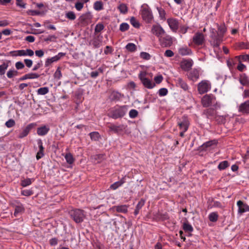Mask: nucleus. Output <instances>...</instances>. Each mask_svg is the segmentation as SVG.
<instances>
[{
	"mask_svg": "<svg viewBox=\"0 0 249 249\" xmlns=\"http://www.w3.org/2000/svg\"><path fill=\"white\" fill-rule=\"evenodd\" d=\"M129 106L127 105H117L110 109L108 116L114 119L123 117L128 111Z\"/></svg>",
	"mask_w": 249,
	"mask_h": 249,
	"instance_id": "obj_1",
	"label": "nucleus"
},
{
	"mask_svg": "<svg viewBox=\"0 0 249 249\" xmlns=\"http://www.w3.org/2000/svg\"><path fill=\"white\" fill-rule=\"evenodd\" d=\"M71 217L76 223H80L86 217V213L81 209H73L69 212Z\"/></svg>",
	"mask_w": 249,
	"mask_h": 249,
	"instance_id": "obj_2",
	"label": "nucleus"
},
{
	"mask_svg": "<svg viewBox=\"0 0 249 249\" xmlns=\"http://www.w3.org/2000/svg\"><path fill=\"white\" fill-rule=\"evenodd\" d=\"M141 13L143 20L147 23L151 22L153 16L151 9L147 4H144L142 5Z\"/></svg>",
	"mask_w": 249,
	"mask_h": 249,
	"instance_id": "obj_3",
	"label": "nucleus"
},
{
	"mask_svg": "<svg viewBox=\"0 0 249 249\" xmlns=\"http://www.w3.org/2000/svg\"><path fill=\"white\" fill-rule=\"evenodd\" d=\"M159 44L163 48L170 47L173 42V38L166 33L159 39Z\"/></svg>",
	"mask_w": 249,
	"mask_h": 249,
	"instance_id": "obj_4",
	"label": "nucleus"
},
{
	"mask_svg": "<svg viewBox=\"0 0 249 249\" xmlns=\"http://www.w3.org/2000/svg\"><path fill=\"white\" fill-rule=\"evenodd\" d=\"M146 75V72L141 71L139 74V77L145 87L148 89L153 88L155 86V83H153L150 80L147 78Z\"/></svg>",
	"mask_w": 249,
	"mask_h": 249,
	"instance_id": "obj_5",
	"label": "nucleus"
},
{
	"mask_svg": "<svg viewBox=\"0 0 249 249\" xmlns=\"http://www.w3.org/2000/svg\"><path fill=\"white\" fill-rule=\"evenodd\" d=\"M177 124L179 130L187 131L190 125V122L188 117L184 115L181 118H178Z\"/></svg>",
	"mask_w": 249,
	"mask_h": 249,
	"instance_id": "obj_6",
	"label": "nucleus"
},
{
	"mask_svg": "<svg viewBox=\"0 0 249 249\" xmlns=\"http://www.w3.org/2000/svg\"><path fill=\"white\" fill-rule=\"evenodd\" d=\"M211 85L208 80H203L198 84L197 89L200 94H204L210 90Z\"/></svg>",
	"mask_w": 249,
	"mask_h": 249,
	"instance_id": "obj_7",
	"label": "nucleus"
},
{
	"mask_svg": "<svg viewBox=\"0 0 249 249\" xmlns=\"http://www.w3.org/2000/svg\"><path fill=\"white\" fill-rule=\"evenodd\" d=\"M151 33L158 38V40L166 33L163 28L159 24L152 25Z\"/></svg>",
	"mask_w": 249,
	"mask_h": 249,
	"instance_id": "obj_8",
	"label": "nucleus"
},
{
	"mask_svg": "<svg viewBox=\"0 0 249 249\" xmlns=\"http://www.w3.org/2000/svg\"><path fill=\"white\" fill-rule=\"evenodd\" d=\"M66 54V53H65L60 52L53 57H49V58H47L45 62V67H49L53 63L56 62L58 61V60H59L62 57L65 56Z\"/></svg>",
	"mask_w": 249,
	"mask_h": 249,
	"instance_id": "obj_9",
	"label": "nucleus"
},
{
	"mask_svg": "<svg viewBox=\"0 0 249 249\" xmlns=\"http://www.w3.org/2000/svg\"><path fill=\"white\" fill-rule=\"evenodd\" d=\"M205 41L203 34L200 32H196L192 38L193 43L197 46L202 45Z\"/></svg>",
	"mask_w": 249,
	"mask_h": 249,
	"instance_id": "obj_10",
	"label": "nucleus"
},
{
	"mask_svg": "<svg viewBox=\"0 0 249 249\" xmlns=\"http://www.w3.org/2000/svg\"><path fill=\"white\" fill-rule=\"evenodd\" d=\"M210 37L212 39L211 42L212 45H213L214 48H218L220 43L223 41V37L222 36L218 33L216 34L213 32Z\"/></svg>",
	"mask_w": 249,
	"mask_h": 249,
	"instance_id": "obj_11",
	"label": "nucleus"
},
{
	"mask_svg": "<svg viewBox=\"0 0 249 249\" xmlns=\"http://www.w3.org/2000/svg\"><path fill=\"white\" fill-rule=\"evenodd\" d=\"M215 100V97L212 94L204 95L201 100V102L204 107L210 106Z\"/></svg>",
	"mask_w": 249,
	"mask_h": 249,
	"instance_id": "obj_12",
	"label": "nucleus"
},
{
	"mask_svg": "<svg viewBox=\"0 0 249 249\" xmlns=\"http://www.w3.org/2000/svg\"><path fill=\"white\" fill-rule=\"evenodd\" d=\"M15 208L14 215L15 217H18L21 215L24 211V208L23 205L18 201H16L13 203Z\"/></svg>",
	"mask_w": 249,
	"mask_h": 249,
	"instance_id": "obj_13",
	"label": "nucleus"
},
{
	"mask_svg": "<svg viewBox=\"0 0 249 249\" xmlns=\"http://www.w3.org/2000/svg\"><path fill=\"white\" fill-rule=\"evenodd\" d=\"M238 112L244 115L249 114V100L241 103L238 107Z\"/></svg>",
	"mask_w": 249,
	"mask_h": 249,
	"instance_id": "obj_14",
	"label": "nucleus"
},
{
	"mask_svg": "<svg viewBox=\"0 0 249 249\" xmlns=\"http://www.w3.org/2000/svg\"><path fill=\"white\" fill-rule=\"evenodd\" d=\"M167 22L170 29L173 32H176L179 27V23L178 20L176 18H170L167 19Z\"/></svg>",
	"mask_w": 249,
	"mask_h": 249,
	"instance_id": "obj_15",
	"label": "nucleus"
},
{
	"mask_svg": "<svg viewBox=\"0 0 249 249\" xmlns=\"http://www.w3.org/2000/svg\"><path fill=\"white\" fill-rule=\"evenodd\" d=\"M34 126L35 124L34 123L28 124L25 128H23L22 130L19 133L18 135V138L22 139L27 136Z\"/></svg>",
	"mask_w": 249,
	"mask_h": 249,
	"instance_id": "obj_16",
	"label": "nucleus"
},
{
	"mask_svg": "<svg viewBox=\"0 0 249 249\" xmlns=\"http://www.w3.org/2000/svg\"><path fill=\"white\" fill-rule=\"evenodd\" d=\"M237 206H238V213H243L246 212H249V206L246 203H244L241 200H239L237 201Z\"/></svg>",
	"mask_w": 249,
	"mask_h": 249,
	"instance_id": "obj_17",
	"label": "nucleus"
},
{
	"mask_svg": "<svg viewBox=\"0 0 249 249\" xmlns=\"http://www.w3.org/2000/svg\"><path fill=\"white\" fill-rule=\"evenodd\" d=\"M199 70L194 69L188 73V78L193 81H196L199 77Z\"/></svg>",
	"mask_w": 249,
	"mask_h": 249,
	"instance_id": "obj_18",
	"label": "nucleus"
},
{
	"mask_svg": "<svg viewBox=\"0 0 249 249\" xmlns=\"http://www.w3.org/2000/svg\"><path fill=\"white\" fill-rule=\"evenodd\" d=\"M193 65V61L192 59H187L182 61L181 63V67L185 71H189Z\"/></svg>",
	"mask_w": 249,
	"mask_h": 249,
	"instance_id": "obj_19",
	"label": "nucleus"
},
{
	"mask_svg": "<svg viewBox=\"0 0 249 249\" xmlns=\"http://www.w3.org/2000/svg\"><path fill=\"white\" fill-rule=\"evenodd\" d=\"M37 143L38 146L39 150L37 152L36 158L37 160H38L41 158H42L44 155V147L43 146V142L40 139L37 140Z\"/></svg>",
	"mask_w": 249,
	"mask_h": 249,
	"instance_id": "obj_20",
	"label": "nucleus"
},
{
	"mask_svg": "<svg viewBox=\"0 0 249 249\" xmlns=\"http://www.w3.org/2000/svg\"><path fill=\"white\" fill-rule=\"evenodd\" d=\"M108 128L110 131L114 133H119L124 129V126L123 124L116 125L114 124H110L108 126Z\"/></svg>",
	"mask_w": 249,
	"mask_h": 249,
	"instance_id": "obj_21",
	"label": "nucleus"
},
{
	"mask_svg": "<svg viewBox=\"0 0 249 249\" xmlns=\"http://www.w3.org/2000/svg\"><path fill=\"white\" fill-rule=\"evenodd\" d=\"M178 53L182 56L190 55L192 54V51L187 47H182L178 49Z\"/></svg>",
	"mask_w": 249,
	"mask_h": 249,
	"instance_id": "obj_22",
	"label": "nucleus"
},
{
	"mask_svg": "<svg viewBox=\"0 0 249 249\" xmlns=\"http://www.w3.org/2000/svg\"><path fill=\"white\" fill-rule=\"evenodd\" d=\"M50 130V128L49 126L46 125H44L41 126L40 127L37 128V134L39 136H44L46 135L49 131Z\"/></svg>",
	"mask_w": 249,
	"mask_h": 249,
	"instance_id": "obj_23",
	"label": "nucleus"
},
{
	"mask_svg": "<svg viewBox=\"0 0 249 249\" xmlns=\"http://www.w3.org/2000/svg\"><path fill=\"white\" fill-rule=\"evenodd\" d=\"M92 18V16L91 13L89 12L86 13L82 15L80 18L79 19L82 22H87L91 20Z\"/></svg>",
	"mask_w": 249,
	"mask_h": 249,
	"instance_id": "obj_24",
	"label": "nucleus"
},
{
	"mask_svg": "<svg viewBox=\"0 0 249 249\" xmlns=\"http://www.w3.org/2000/svg\"><path fill=\"white\" fill-rule=\"evenodd\" d=\"M128 205H120L115 206L114 209L116 212L122 213H126L128 211Z\"/></svg>",
	"mask_w": 249,
	"mask_h": 249,
	"instance_id": "obj_25",
	"label": "nucleus"
},
{
	"mask_svg": "<svg viewBox=\"0 0 249 249\" xmlns=\"http://www.w3.org/2000/svg\"><path fill=\"white\" fill-rule=\"evenodd\" d=\"M117 9L120 11V13L125 15L128 12V7L126 4L124 3H120L117 6Z\"/></svg>",
	"mask_w": 249,
	"mask_h": 249,
	"instance_id": "obj_26",
	"label": "nucleus"
},
{
	"mask_svg": "<svg viewBox=\"0 0 249 249\" xmlns=\"http://www.w3.org/2000/svg\"><path fill=\"white\" fill-rule=\"evenodd\" d=\"M35 180L34 178H27L22 179L20 182V185L23 187H26L30 185Z\"/></svg>",
	"mask_w": 249,
	"mask_h": 249,
	"instance_id": "obj_27",
	"label": "nucleus"
},
{
	"mask_svg": "<svg viewBox=\"0 0 249 249\" xmlns=\"http://www.w3.org/2000/svg\"><path fill=\"white\" fill-rule=\"evenodd\" d=\"M125 182V179L124 178H122L121 180L119 181H116L111 185L110 186V188L112 190H116L118 188H119L120 186H122L124 183Z\"/></svg>",
	"mask_w": 249,
	"mask_h": 249,
	"instance_id": "obj_28",
	"label": "nucleus"
},
{
	"mask_svg": "<svg viewBox=\"0 0 249 249\" xmlns=\"http://www.w3.org/2000/svg\"><path fill=\"white\" fill-rule=\"evenodd\" d=\"M144 203H145V200L143 199H141L136 206V208H135V211L134 212L135 215H137L139 214L140 210H141L142 209V208L144 205Z\"/></svg>",
	"mask_w": 249,
	"mask_h": 249,
	"instance_id": "obj_29",
	"label": "nucleus"
},
{
	"mask_svg": "<svg viewBox=\"0 0 249 249\" xmlns=\"http://www.w3.org/2000/svg\"><path fill=\"white\" fill-rule=\"evenodd\" d=\"M34 54V52L31 49L21 50V56H32Z\"/></svg>",
	"mask_w": 249,
	"mask_h": 249,
	"instance_id": "obj_30",
	"label": "nucleus"
},
{
	"mask_svg": "<svg viewBox=\"0 0 249 249\" xmlns=\"http://www.w3.org/2000/svg\"><path fill=\"white\" fill-rule=\"evenodd\" d=\"M123 97L122 95L117 92V91H113L110 95V98L112 100L118 101L120 100Z\"/></svg>",
	"mask_w": 249,
	"mask_h": 249,
	"instance_id": "obj_31",
	"label": "nucleus"
},
{
	"mask_svg": "<svg viewBox=\"0 0 249 249\" xmlns=\"http://www.w3.org/2000/svg\"><path fill=\"white\" fill-rule=\"evenodd\" d=\"M125 48L129 52L133 53L136 51L137 46L133 43H128L125 47Z\"/></svg>",
	"mask_w": 249,
	"mask_h": 249,
	"instance_id": "obj_32",
	"label": "nucleus"
},
{
	"mask_svg": "<svg viewBox=\"0 0 249 249\" xmlns=\"http://www.w3.org/2000/svg\"><path fill=\"white\" fill-rule=\"evenodd\" d=\"M177 84L178 86L180 87L184 90L188 89V86L185 82H184L181 78H178L177 79Z\"/></svg>",
	"mask_w": 249,
	"mask_h": 249,
	"instance_id": "obj_33",
	"label": "nucleus"
},
{
	"mask_svg": "<svg viewBox=\"0 0 249 249\" xmlns=\"http://www.w3.org/2000/svg\"><path fill=\"white\" fill-rule=\"evenodd\" d=\"M217 143V141L215 140L208 141L203 144L201 146L202 148L204 149L205 148L210 147L213 145H216Z\"/></svg>",
	"mask_w": 249,
	"mask_h": 249,
	"instance_id": "obj_34",
	"label": "nucleus"
},
{
	"mask_svg": "<svg viewBox=\"0 0 249 249\" xmlns=\"http://www.w3.org/2000/svg\"><path fill=\"white\" fill-rule=\"evenodd\" d=\"M94 9L97 11H101L103 9V3L101 1H96L93 4Z\"/></svg>",
	"mask_w": 249,
	"mask_h": 249,
	"instance_id": "obj_35",
	"label": "nucleus"
},
{
	"mask_svg": "<svg viewBox=\"0 0 249 249\" xmlns=\"http://www.w3.org/2000/svg\"><path fill=\"white\" fill-rule=\"evenodd\" d=\"M183 229L186 232H191L193 231V227L188 222L183 223Z\"/></svg>",
	"mask_w": 249,
	"mask_h": 249,
	"instance_id": "obj_36",
	"label": "nucleus"
},
{
	"mask_svg": "<svg viewBox=\"0 0 249 249\" xmlns=\"http://www.w3.org/2000/svg\"><path fill=\"white\" fill-rule=\"evenodd\" d=\"M230 165V164L229 162L227 160H224L223 161H221L219 163V164L218 165V169L219 170H223L225 169L226 168L229 167Z\"/></svg>",
	"mask_w": 249,
	"mask_h": 249,
	"instance_id": "obj_37",
	"label": "nucleus"
},
{
	"mask_svg": "<svg viewBox=\"0 0 249 249\" xmlns=\"http://www.w3.org/2000/svg\"><path fill=\"white\" fill-rule=\"evenodd\" d=\"M218 218V215L216 212H212L209 214V219L211 222H215L217 221Z\"/></svg>",
	"mask_w": 249,
	"mask_h": 249,
	"instance_id": "obj_38",
	"label": "nucleus"
},
{
	"mask_svg": "<svg viewBox=\"0 0 249 249\" xmlns=\"http://www.w3.org/2000/svg\"><path fill=\"white\" fill-rule=\"evenodd\" d=\"M49 91V89L48 87H42L38 89L37 90L38 95H44L47 94Z\"/></svg>",
	"mask_w": 249,
	"mask_h": 249,
	"instance_id": "obj_39",
	"label": "nucleus"
},
{
	"mask_svg": "<svg viewBox=\"0 0 249 249\" xmlns=\"http://www.w3.org/2000/svg\"><path fill=\"white\" fill-rule=\"evenodd\" d=\"M65 17L71 20H73L75 19L76 17L73 12L68 11L65 14Z\"/></svg>",
	"mask_w": 249,
	"mask_h": 249,
	"instance_id": "obj_40",
	"label": "nucleus"
},
{
	"mask_svg": "<svg viewBox=\"0 0 249 249\" xmlns=\"http://www.w3.org/2000/svg\"><path fill=\"white\" fill-rule=\"evenodd\" d=\"M65 159L67 163L70 164H72L74 161V159L71 153H67L65 156Z\"/></svg>",
	"mask_w": 249,
	"mask_h": 249,
	"instance_id": "obj_41",
	"label": "nucleus"
},
{
	"mask_svg": "<svg viewBox=\"0 0 249 249\" xmlns=\"http://www.w3.org/2000/svg\"><path fill=\"white\" fill-rule=\"evenodd\" d=\"M130 22L131 25L135 28H138L140 27V23L135 18L132 17L130 19Z\"/></svg>",
	"mask_w": 249,
	"mask_h": 249,
	"instance_id": "obj_42",
	"label": "nucleus"
},
{
	"mask_svg": "<svg viewBox=\"0 0 249 249\" xmlns=\"http://www.w3.org/2000/svg\"><path fill=\"white\" fill-rule=\"evenodd\" d=\"M227 29L225 25L219 26L218 27V34L221 35L223 37L224 34L226 32Z\"/></svg>",
	"mask_w": 249,
	"mask_h": 249,
	"instance_id": "obj_43",
	"label": "nucleus"
},
{
	"mask_svg": "<svg viewBox=\"0 0 249 249\" xmlns=\"http://www.w3.org/2000/svg\"><path fill=\"white\" fill-rule=\"evenodd\" d=\"M8 65L7 63H3L0 65V75H2L5 73L6 70L7 69Z\"/></svg>",
	"mask_w": 249,
	"mask_h": 249,
	"instance_id": "obj_44",
	"label": "nucleus"
},
{
	"mask_svg": "<svg viewBox=\"0 0 249 249\" xmlns=\"http://www.w3.org/2000/svg\"><path fill=\"white\" fill-rule=\"evenodd\" d=\"M18 72L15 70H9L7 72V76L9 78H12L18 75Z\"/></svg>",
	"mask_w": 249,
	"mask_h": 249,
	"instance_id": "obj_45",
	"label": "nucleus"
},
{
	"mask_svg": "<svg viewBox=\"0 0 249 249\" xmlns=\"http://www.w3.org/2000/svg\"><path fill=\"white\" fill-rule=\"evenodd\" d=\"M89 136L93 141H98L100 138V134L98 132H92L89 133Z\"/></svg>",
	"mask_w": 249,
	"mask_h": 249,
	"instance_id": "obj_46",
	"label": "nucleus"
},
{
	"mask_svg": "<svg viewBox=\"0 0 249 249\" xmlns=\"http://www.w3.org/2000/svg\"><path fill=\"white\" fill-rule=\"evenodd\" d=\"M157 9L158 11L160 19H163L165 18V10L161 7H157Z\"/></svg>",
	"mask_w": 249,
	"mask_h": 249,
	"instance_id": "obj_47",
	"label": "nucleus"
},
{
	"mask_svg": "<svg viewBox=\"0 0 249 249\" xmlns=\"http://www.w3.org/2000/svg\"><path fill=\"white\" fill-rule=\"evenodd\" d=\"M140 56L143 59L148 60L151 58L150 54L146 52H142L140 53Z\"/></svg>",
	"mask_w": 249,
	"mask_h": 249,
	"instance_id": "obj_48",
	"label": "nucleus"
},
{
	"mask_svg": "<svg viewBox=\"0 0 249 249\" xmlns=\"http://www.w3.org/2000/svg\"><path fill=\"white\" fill-rule=\"evenodd\" d=\"M129 25L125 22L122 23L120 25V30L122 32H124L129 29Z\"/></svg>",
	"mask_w": 249,
	"mask_h": 249,
	"instance_id": "obj_49",
	"label": "nucleus"
},
{
	"mask_svg": "<svg viewBox=\"0 0 249 249\" xmlns=\"http://www.w3.org/2000/svg\"><path fill=\"white\" fill-rule=\"evenodd\" d=\"M21 194L22 196H29L34 194L33 191L30 189H26L21 191Z\"/></svg>",
	"mask_w": 249,
	"mask_h": 249,
	"instance_id": "obj_50",
	"label": "nucleus"
},
{
	"mask_svg": "<svg viewBox=\"0 0 249 249\" xmlns=\"http://www.w3.org/2000/svg\"><path fill=\"white\" fill-rule=\"evenodd\" d=\"M158 94L160 96H164L168 93V89L166 88H161L158 91Z\"/></svg>",
	"mask_w": 249,
	"mask_h": 249,
	"instance_id": "obj_51",
	"label": "nucleus"
},
{
	"mask_svg": "<svg viewBox=\"0 0 249 249\" xmlns=\"http://www.w3.org/2000/svg\"><path fill=\"white\" fill-rule=\"evenodd\" d=\"M138 111L134 109H131L129 112V116L130 118H135L138 116Z\"/></svg>",
	"mask_w": 249,
	"mask_h": 249,
	"instance_id": "obj_52",
	"label": "nucleus"
},
{
	"mask_svg": "<svg viewBox=\"0 0 249 249\" xmlns=\"http://www.w3.org/2000/svg\"><path fill=\"white\" fill-rule=\"evenodd\" d=\"M15 121L12 119H9L7 122H6L5 125L8 128H11L14 126L15 125Z\"/></svg>",
	"mask_w": 249,
	"mask_h": 249,
	"instance_id": "obj_53",
	"label": "nucleus"
},
{
	"mask_svg": "<svg viewBox=\"0 0 249 249\" xmlns=\"http://www.w3.org/2000/svg\"><path fill=\"white\" fill-rule=\"evenodd\" d=\"M62 76L60 68L58 67L55 73H54V77L55 79H60Z\"/></svg>",
	"mask_w": 249,
	"mask_h": 249,
	"instance_id": "obj_54",
	"label": "nucleus"
},
{
	"mask_svg": "<svg viewBox=\"0 0 249 249\" xmlns=\"http://www.w3.org/2000/svg\"><path fill=\"white\" fill-rule=\"evenodd\" d=\"M92 43L95 48H98L101 46L102 41L98 39H95L93 40Z\"/></svg>",
	"mask_w": 249,
	"mask_h": 249,
	"instance_id": "obj_55",
	"label": "nucleus"
},
{
	"mask_svg": "<svg viewBox=\"0 0 249 249\" xmlns=\"http://www.w3.org/2000/svg\"><path fill=\"white\" fill-rule=\"evenodd\" d=\"M239 81L241 84L243 86L247 85L249 83L248 79L246 76H241Z\"/></svg>",
	"mask_w": 249,
	"mask_h": 249,
	"instance_id": "obj_56",
	"label": "nucleus"
},
{
	"mask_svg": "<svg viewBox=\"0 0 249 249\" xmlns=\"http://www.w3.org/2000/svg\"><path fill=\"white\" fill-rule=\"evenodd\" d=\"M104 28V26L102 23H98L95 28V32L99 33L102 31Z\"/></svg>",
	"mask_w": 249,
	"mask_h": 249,
	"instance_id": "obj_57",
	"label": "nucleus"
},
{
	"mask_svg": "<svg viewBox=\"0 0 249 249\" xmlns=\"http://www.w3.org/2000/svg\"><path fill=\"white\" fill-rule=\"evenodd\" d=\"M9 53L14 57L21 56V50L10 51Z\"/></svg>",
	"mask_w": 249,
	"mask_h": 249,
	"instance_id": "obj_58",
	"label": "nucleus"
},
{
	"mask_svg": "<svg viewBox=\"0 0 249 249\" xmlns=\"http://www.w3.org/2000/svg\"><path fill=\"white\" fill-rule=\"evenodd\" d=\"M28 78L29 79H34L38 78L40 76V75L34 72H30L28 73Z\"/></svg>",
	"mask_w": 249,
	"mask_h": 249,
	"instance_id": "obj_59",
	"label": "nucleus"
},
{
	"mask_svg": "<svg viewBox=\"0 0 249 249\" xmlns=\"http://www.w3.org/2000/svg\"><path fill=\"white\" fill-rule=\"evenodd\" d=\"M84 7V3L81 2H77L75 4V8L78 11H80Z\"/></svg>",
	"mask_w": 249,
	"mask_h": 249,
	"instance_id": "obj_60",
	"label": "nucleus"
},
{
	"mask_svg": "<svg viewBox=\"0 0 249 249\" xmlns=\"http://www.w3.org/2000/svg\"><path fill=\"white\" fill-rule=\"evenodd\" d=\"M15 67L17 70H21L24 68V65L21 61H18L16 63Z\"/></svg>",
	"mask_w": 249,
	"mask_h": 249,
	"instance_id": "obj_61",
	"label": "nucleus"
},
{
	"mask_svg": "<svg viewBox=\"0 0 249 249\" xmlns=\"http://www.w3.org/2000/svg\"><path fill=\"white\" fill-rule=\"evenodd\" d=\"M24 62L25 63L26 67L28 68H31L33 65V61L31 59H25L24 60Z\"/></svg>",
	"mask_w": 249,
	"mask_h": 249,
	"instance_id": "obj_62",
	"label": "nucleus"
},
{
	"mask_svg": "<svg viewBox=\"0 0 249 249\" xmlns=\"http://www.w3.org/2000/svg\"><path fill=\"white\" fill-rule=\"evenodd\" d=\"M206 113L208 117L209 118L211 116H213L215 115V111L213 109L209 108L207 110Z\"/></svg>",
	"mask_w": 249,
	"mask_h": 249,
	"instance_id": "obj_63",
	"label": "nucleus"
},
{
	"mask_svg": "<svg viewBox=\"0 0 249 249\" xmlns=\"http://www.w3.org/2000/svg\"><path fill=\"white\" fill-rule=\"evenodd\" d=\"M163 80V77L161 75L156 76L154 77V80L157 84L160 83Z\"/></svg>",
	"mask_w": 249,
	"mask_h": 249,
	"instance_id": "obj_64",
	"label": "nucleus"
}]
</instances>
